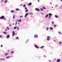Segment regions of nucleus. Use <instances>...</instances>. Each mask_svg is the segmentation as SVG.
I'll return each instance as SVG.
<instances>
[{
  "instance_id": "1",
  "label": "nucleus",
  "mask_w": 62,
  "mask_h": 62,
  "mask_svg": "<svg viewBox=\"0 0 62 62\" xmlns=\"http://www.w3.org/2000/svg\"><path fill=\"white\" fill-rule=\"evenodd\" d=\"M47 40H50V37H49V36H48L47 37Z\"/></svg>"
},
{
  "instance_id": "2",
  "label": "nucleus",
  "mask_w": 62,
  "mask_h": 62,
  "mask_svg": "<svg viewBox=\"0 0 62 62\" xmlns=\"http://www.w3.org/2000/svg\"><path fill=\"white\" fill-rule=\"evenodd\" d=\"M5 18V17L4 16H1L0 18V19H4Z\"/></svg>"
},
{
  "instance_id": "3",
  "label": "nucleus",
  "mask_w": 62,
  "mask_h": 62,
  "mask_svg": "<svg viewBox=\"0 0 62 62\" xmlns=\"http://www.w3.org/2000/svg\"><path fill=\"white\" fill-rule=\"evenodd\" d=\"M35 47L37 48H39V47L38 46H37L36 45H35Z\"/></svg>"
},
{
  "instance_id": "4",
  "label": "nucleus",
  "mask_w": 62,
  "mask_h": 62,
  "mask_svg": "<svg viewBox=\"0 0 62 62\" xmlns=\"http://www.w3.org/2000/svg\"><path fill=\"white\" fill-rule=\"evenodd\" d=\"M60 59H58L57 60V62H60Z\"/></svg>"
},
{
  "instance_id": "5",
  "label": "nucleus",
  "mask_w": 62,
  "mask_h": 62,
  "mask_svg": "<svg viewBox=\"0 0 62 62\" xmlns=\"http://www.w3.org/2000/svg\"><path fill=\"white\" fill-rule=\"evenodd\" d=\"M35 10H36V11H39V9L37 8H36L35 9Z\"/></svg>"
},
{
  "instance_id": "6",
  "label": "nucleus",
  "mask_w": 62,
  "mask_h": 62,
  "mask_svg": "<svg viewBox=\"0 0 62 62\" xmlns=\"http://www.w3.org/2000/svg\"><path fill=\"white\" fill-rule=\"evenodd\" d=\"M15 32H14V31H13V34H12V36H14V34H15Z\"/></svg>"
},
{
  "instance_id": "7",
  "label": "nucleus",
  "mask_w": 62,
  "mask_h": 62,
  "mask_svg": "<svg viewBox=\"0 0 62 62\" xmlns=\"http://www.w3.org/2000/svg\"><path fill=\"white\" fill-rule=\"evenodd\" d=\"M9 37H10V36H9V35H7L6 36V38L7 39H8V38H9Z\"/></svg>"
},
{
  "instance_id": "8",
  "label": "nucleus",
  "mask_w": 62,
  "mask_h": 62,
  "mask_svg": "<svg viewBox=\"0 0 62 62\" xmlns=\"http://www.w3.org/2000/svg\"><path fill=\"white\" fill-rule=\"evenodd\" d=\"M28 15V13H26V14H25V17H26V16H27V15Z\"/></svg>"
},
{
  "instance_id": "9",
  "label": "nucleus",
  "mask_w": 62,
  "mask_h": 62,
  "mask_svg": "<svg viewBox=\"0 0 62 62\" xmlns=\"http://www.w3.org/2000/svg\"><path fill=\"white\" fill-rule=\"evenodd\" d=\"M34 37H35V38H38V36L37 35H35L34 36Z\"/></svg>"
},
{
  "instance_id": "10",
  "label": "nucleus",
  "mask_w": 62,
  "mask_h": 62,
  "mask_svg": "<svg viewBox=\"0 0 62 62\" xmlns=\"http://www.w3.org/2000/svg\"><path fill=\"white\" fill-rule=\"evenodd\" d=\"M48 15H49V14H47V15H46L45 16V18H47L48 17Z\"/></svg>"
},
{
  "instance_id": "11",
  "label": "nucleus",
  "mask_w": 62,
  "mask_h": 62,
  "mask_svg": "<svg viewBox=\"0 0 62 62\" xmlns=\"http://www.w3.org/2000/svg\"><path fill=\"white\" fill-rule=\"evenodd\" d=\"M44 47V46H42L40 47L41 49H43Z\"/></svg>"
},
{
  "instance_id": "12",
  "label": "nucleus",
  "mask_w": 62,
  "mask_h": 62,
  "mask_svg": "<svg viewBox=\"0 0 62 62\" xmlns=\"http://www.w3.org/2000/svg\"><path fill=\"white\" fill-rule=\"evenodd\" d=\"M32 5V3H31V2H30L28 4V5L29 6H31Z\"/></svg>"
},
{
  "instance_id": "13",
  "label": "nucleus",
  "mask_w": 62,
  "mask_h": 62,
  "mask_svg": "<svg viewBox=\"0 0 62 62\" xmlns=\"http://www.w3.org/2000/svg\"><path fill=\"white\" fill-rule=\"evenodd\" d=\"M0 60H5V59H4L3 58H1L0 59Z\"/></svg>"
},
{
  "instance_id": "14",
  "label": "nucleus",
  "mask_w": 62,
  "mask_h": 62,
  "mask_svg": "<svg viewBox=\"0 0 62 62\" xmlns=\"http://www.w3.org/2000/svg\"><path fill=\"white\" fill-rule=\"evenodd\" d=\"M7 1H7V0H5L4 1V2H5V3H7Z\"/></svg>"
},
{
  "instance_id": "15",
  "label": "nucleus",
  "mask_w": 62,
  "mask_h": 62,
  "mask_svg": "<svg viewBox=\"0 0 62 62\" xmlns=\"http://www.w3.org/2000/svg\"><path fill=\"white\" fill-rule=\"evenodd\" d=\"M49 16H52V14L50 13L49 14Z\"/></svg>"
},
{
  "instance_id": "16",
  "label": "nucleus",
  "mask_w": 62,
  "mask_h": 62,
  "mask_svg": "<svg viewBox=\"0 0 62 62\" xmlns=\"http://www.w3.org/2000/svg\"><path fill=\"white\" fill-rule=\"evenodd\" d=\"M49 29H51V30H53V28L51 27Z\"/></svg>"
},
{
  "instance_id": "17",
  "label": "nucleus",
  "mask_w": 62,
  "mask_h": 62,
  "mask_svg": "<svg viewBox=\"0 0 62 62\" xmlns=\"http://www.w3.org/2000/svg\"><path fill=\"white\" fill-rule=\"evenodd\" d=\"M6 58H7V59L9 58H10V56H8V57H6Z\"/></svg>"
},
{
  "instance_id": "18",
  "label": "nucleus",
  "mask_w": 62,
  "mask_h": 62,
  "mask_svg": "<svg viewBox=\"0 0 62 62\" xmlns=\"http://www.w3.org/2000/svg\"><path fill=\"white\" fill-rule=\"evenodd\" d=\"M11 12L13 13V12H14V11L13 10H12L11 11Z\"/></svg>"
},
{
  "instance_id": "19",
  "label": "nucleus",
  "mask_w": 62,
  "mask_h": 62,
  "mask_svg": "<svg viewBox=\"0 0 62 62\" xmlns=\"http://www.w3.org/2000/svg\"><path fill=\"white\" fill-rule=\"evenodd\" d=\"M55 17H56V18H58V16H57L56 15H55Z\"/></svg>"
},
{
  "instance_id": "20",
  "label": "nucleus",
  "mask_w": 62,
  "mask_h": 62,
  "mask_svg": "<svg viewBox=\"0 0 62 62\" xmlns=\"http://www.w3.org/2000/svg\"><path fill=\"white\" fill-rule=\"evenodd\" d=\"M22 21V20L21 19H20V20H18L19 22H21Z\"/></svg>"
},
{
  "instance_id": "21",
  "label": "nucleus",
  "mask_w": 62,
  "mask_h": 62,
  "mask_svg": "<svg viewBox=\"0 0 62 62\" xmlns=\"http://www.w3.org/2000/svg\"><path fill=\"white\" fill-rule=\"evenodd\" d=\"M16 10H20V9H18V8H16Z\"/></svg>"
},
{
  "instance_id": "22",
  "label": "nucleus",
  "mask_w": 62,
  "mask_h": 62,
  "mask_svg": "<svg viewBox=\"0 0 62 62\" xmlns=\"http://www.w3.org/2000/svg\"><path fill=\"white\" fill-rule=\"evenodd\" d=\"M58 33L60 34H62V33L60 32H59Z\"/></svg>"
},
{
  "instance_id": "23",
  "label": "nucleus",
  "mask_w": 62,
  "mask_h": 62,
  "mask_svg": "<svg viewBox=\"0 0 62 62\" xmlns=\"http://www.w3.org/2000/svg\"><path fill=\"white\" fill-rule=\"evenodd\" d=\"M40 10H41V11H43V9H42V8H41L40 9Z\"/></svg>"
},
{
  "instance_id": "24",
  "label": "nucleus",
  "mask_w": 62,
  "mask_h": 62,
  "mask_svg": "<svg viewBox=\"0 0 62 62\" xmlns=\"http://www.w3.org/2000/svg\"><path fill=\"white\" fill-rule=\"evenodd\" d=\"M17 28V27H15L14 28V29H16V28Z\"/></svg>"
},
{
  "instance_id": "25",
  "label": "nucleus",
  "mask_w": 62,
  "mask_h": 62,
  "mask_svg": "<svg viewBox=\"0 0 62 62\" xmlns=\"http://www.w3.org/2000/svg\"><path fill=\"white\" fill-rule=\"evenodd\" d=\"M43 9H46V8H45L44 7H43Z\"/></svg>"
},
{
  "instance_id": "26",
  "label": "nucleus",
  "mask_w": 62,
  "mask_h": 62,
  "mask_svg": "<svg viewBox=\"0 0 62 62\" xmlns=\"http://www.w3.org/2000/svg\"><path fill=\"white\" fill-rule=\"evenodd\" d=\"M46 30H49V28L47 27L46 29Z\"/></svg>"
},
{
  "instance_id": "27",
  "label": "nucleus",
  "mask_w": 62,
  "mask_h": 62,
  "mask_svg": "<svg viewBox=\"0 0 62 62\" xmlns=\"http://www.w3.org/2000/svg\"><path fill=\"white\" fill-rule=\"evenodd\" d=\"M13 53H14V51H12L11 52V54H13Z\"/></svg>"
},
{
  "instance_id": "28",
  "label": "nucleus",
  "mask_w": 62,
  "mask_h": 62,
  "mask_svg": "<svg viewBox=\"0 0 62 62\" xmlns=\"http://www.w3.org/2000/svg\"><path fill=\"white\" fill-rule=\"evenodd\" d=\"M3 33L4 34H7V33H6V32H3Z\"/></svg>"
},
{
  "instance_id": "29",
  "label": "nucleus",
  "mask_w": 62,
  "mask_h": 62,
  "mask_svg": "<svg viewBox=\"0 0 62 62\" xmlns=\"http://www.w3.org/2000/svg\"><path fill=\"white\" fill-rule=\"evenodd\" d=\"M28 9L26 10V11H26V12H27V11H28Z\"/></svg>"
},
{
  "instance_id": "30",
  "label": "nucleus",
  "mask_w": 62,
  "mask_h": 62,
  "mask_svg": "<svg viewBox=\"0 0 62 62\" xmlns=\"http://www.w3.org/2000/svg\"><path fill=\"white\" fill-rule=\"evenodd\" d=\"M52 24H54V22L53 21L52 22Z\"/></svg>"
},
{
  "instance_id": "31",
  "label": "nucleus",
  "mask_w": 62,
  "mask_h": 62,
  "mask_svg": "<svg viewBox=\"0 0 62 62\" xmlns=\"http://www.w3.org/2000/svg\"><path fill=\"white\" fill-rule=\"evenodd\" d=\"M58 5H56V7H58Z\"/></svg>"
},
{
  "instance_id": "32",
  "label": "nucleus",
  "mask_w": 62,
  "mask_h": 62,
  "mask_svg": "<svg viewBox=\"0 0 62 62\" xmlns=\"http://www.w3.org/2000/svg\"><path fill=\"white\" fill-rule=\"evenodd\" d=\"M51 16H49V19H50L51 18Z\"/></svg>"
},
{
  "instance_id": "33",
  "label": "nucleus",
  "mask_w": 62,
  "mask_h": 62,
  "mask_svg": "<svg viewBox=\"0 0 62 62\" xmlns=\"http://www.w3.org/2000/svg\"><path fill=\"white\" fill-rule=\"evenodd\" d=\"M8 54V53H6L5 54V55H7Z\"/></svg>"
},
{
  "instance_id": "34",
  "label": "nucleus",
  "mask_w": 62,
  "mask_h": 62,
  "mask_svg": "<svg viewBox=\"0 0 62 62\" xmlns=\"http://www.w3.org/2000/svg\"><path fill=\"white\" fill-rule=\"evenodd\" d=\"M21 17H23V16H20V18H21Z\"/></svg>"
},
{
  "instance_id": "35",
  "label": "nucleus",
  "mask_w": 62,
  "mask_h": 62,
  "mask_svg": "<svg viewBox=\"0 0 62 62\" xmlns=\"http://www.w3.org/2000/svg\"><path fill=\"white\" fill-rule=\"evenodd\" d=\"M23 7H25V5H24L23 6Z\"/></svg>"
},
{
  "instance_id": "36",
  "label": "nucleus",
  "mask_w": 62,
  "mask_h": 62,
  "mask_svg": "<svg viewBox=\"0 0 62 62\" xmlns=\"http://www.w3.org/2000/svg\"><path fill=\"white\" fill-rule=\"evenodd\" d=\"M7 28L8 29V30H9V28H8V27H7Z\"/></svg>"
},
{
  "instance_id": "37",
  "label": "nucleus",
  "mask_w": 62,
  "mask_h": 62,
  "mask_svg": "<svg viewBox=\"0 0 62 62\" xmlns=\"http://www.w3.org/2000/svg\"><path fill=\"white\" fill-rule=\"evenodd\" d=\"M25 9H27V8L25 7Z\"/></svg>"
},
{
  "instance_id": "38",
  "label": "nucleus",
  "mask_w": 62,
  "mask_h": 62,
  "mask_svg": "<svg viewBox=\"0 0 62 62\" xmlns=\"http://www.w3.org/2000/svg\"><path fill=\"white\" fill-rule=\"evenodd\" d=\"M15 18V16H14L13 17V18L14 19Z\"/></svg>"
},
{
  "instance_id": "39",
  "label": "nucleus",
  "mask_w": 62,
  "mask_h": 62,
  "mask_svg": "<svg viewBox=\"0 0 62 62\" xmlns=\"http://www.w3.org/2000/svg\"><path fill=\"white\" fill-rule=\"evenodd\" d=\"M17 22H16V24H15L16 25L17 24Z\"/></svg>"
},
{
  "instance_id": "40",
  "label": "nucleus",
  "mask_w": 62,
  "mask_h": 62,
  "mask_svg": "<svg viewBox=\"0 0 62 62\" xmlns=\"http://www.w3.org/2000/svg\"><path fill=\"white\" fill-rule=\"evenodd\" d=\"M33 14V13H30L29 14L31 15V14Z\"/></svg>"
},
{
  "instance_id": "41",
  "label": "nucleus",
  "mask_w": 62,
  "mask_h": 62,
  "mask_svg": "<svg viewBox=\"0 0 62 62\" xmlns=\"http://www.w3.org/2000/svg\"><path fill=\"white\" fill-rule=\"evenodd\" d=\"M62 43V42H59V43L60 44H61Z\"/></svg>"
},
{
  "instance_id": "42",
  "label": "nucleus",
  "mask_w": 62,
  "mask_h": 62,
  "mask_svg": "<svg viewBox=\"0 0 62 62\" xmlns=\"http://www.w3.org/2000/svg\"><path fill=\"white\" fill-rule=\"evenodd\" d=\"M3 19H4V20H6V18H3Z\"/></svg>"
},
{
  "instance_id": "43",
  "label": "nucleus",
  "mask_w": 62,
  "mask_h": 62,
  "mask_svg": "<svg viewBox=\"0 0 62 62\" xmlns=\"http://www.w3.org/2000/svg\"><path fill=\"white\" fill-rule=\"evenodd\" d=\"M0 38H2V36H1V35H0Z\"/></svg>"
},
{
  "instance_id": "44",
  "label": "nucleus",
  "mask_w": 62,
  "mask_h": 62,
  "mask_svg": "<svg viewBox=\"0 0 62 62\" xmlns=\"http://www.w3.org/2000/svg\"><path fill=\"white\" fill-rule=\"evenodd\" d=\"M1 2H3L4 1L3 0H1Z\"/></svg>"
},
{
  "instance_id": "45",
  "label": "nucleus",
  "mask_w": 62,
  "mask_h": 62,
  "mask_svg": "<svg viewBox=\"0 0 62 62\" xmlns=\"http://www.w3.org/2000/svg\"><path fill=\"white\" fill-rule=\"evenodd\" d=\"M54 27H56V25H54Z\"/></svg>"
},
{
  "instance_id": "46",
  "label": "nucleus",
  "mask_w": 62,
  "mask_h": 62,
  "mask_svg": "<svg viewBox=\"0 0 62 62\" xmlns=\"http://www.w3.org/2000/svg\"><path fill=\"white\" fill-rule=\"evenodd\" d=\"M19 28H18L16 30H19Z\"/></svg>"
},
{
  "instance_id": "47",
  "label": "nucleus",
  "mask_w": 62,
  "mask_h": 62,
  "mask_svg": "<svg viewBox=\"0 0 62 62\" xmlns=\"http://www.w3.org/2000/svg\"><path fill=\"white\" fill-rule=\"evenodd\" d=\"M18 39V37H16V39Z\"/></svg>"
},
{
  "instance_id": "48",
  "label": "nucleus",
  "mask_w": 62,
  "mask_h": 62,
  "mask_svg": "<svg viewBox=\"0 0 62 62\" xmlns=\"http://www.w3.org/2000/svg\"><path fill=\"white\" fill-rule=\"evenodd\" d=\"M54 42H55V40H54Z\"/></svg>"
},
{
  "instance_id": "49",
  "label": "nucleus",
  "mask_w": 62,
  "mask_h": 62,
  "mask_svg": "<svg viewBox=\"0 0 62 62\" xmlns=\"http://www.w3.org/2000/svg\"><path fill=\"white\" fill-rule=\"evenodd\" d=\"M39 0H38V2H39Z\"/></svg>"
},
{
  "instance_id": "50",
  "label": "nucleus",
  "mask_w": 62,
  "mask_h": 62,
  "mask_svg": "<svg viewBox=\"0 0 62 62\" xmlns=\"http://www.w3.org/2000/svg\"><path fill=\"white\" fill-rule=\"evenodd\" d=\"M11 25H9V26H11Z\"/></svg>"
},
{
  "instance_id": "51",
  "label": "nucleus",
  "mask_w": 62,
  "mask_h": 62,
  "mask_svg": "<svg viewBox=\"0 0 62 62\" xmlns=\"http://www.w3.org/2000/svg\"><path fill=\"white\" fill-rule=\"evenodd\" d=\"M1 47H2V45H1Z\"/></svg>"
},
{
  "instance_id": "52",
  "label": "nucleus",
  "mask_w": 62,
  "mask_h": 62,
  "mask_svg": "<svg viewBox=\"0 0 62 62\" xmlns=\"http://www.w3.org/2000/svg\"><path fill=\"white\" fill-rule=\"evenodd\" d=\"M5 30H6V31H7V29H5Z\"/></svg>"
},
{
  "instance_id": "53",
  "label": "nucleus",
  "mask_w": 62,
  "mask_h": 62,
  "mask_svg": "<svg viewBox=\"0 0 62 62\" xmlns=\"http://www.w3.org/2000/svg\"><path fill=\"white\" fill-rule=\"evenodd\" d=\"M50 3L51 5H52V3Z\"/></svg>"
},
{
  "instance_id": "54",
  "label": "nucleus",
  "mask_w": 62,
  "mask_h": 62,
  "mask_svg": "<svg viewBox=\"0 0 62 62\" xmlns=\"http://www.w3.org/2000/svg\"><path fill=\"white\" fill-rule=\"evenodd\" d=\"M44 57H45V55H44Z\"/></svg>"
},
{
  "instance_id": "55",
  "label": "nucleus",
  "mask_w": 62,
  "mask_h": 62,
  "mask_svg": "<svg viewBox=\"0 0 62 62\" xmlns=\"http://www.w3.org/2000/svg\"><path fill=\"white\" fill-rule=\"evenodd\" d=\"M49 61H50V62H51V60H49Z\"/></svg>"
},
{
  "instance_id": "56",
  "label": "nucleus",
  "mask_w": 62,
  "mask_h": 62,
  "mask_svg": "<svg viewBox=\"0 0 62 62\" xmlns=\"http://www.w3.org/2000/svg\"><path fill=\"white\" fill-rule=\"evenodd\" d=\"M60 1H62V0H60Z\"/></svg>"
},
{
  "instance_id": "57",
  "label": "nucleus",
  "mask_w": 62,
  "mask_h": 62,
  "mask_svg": "<svg viewBox=\"0 0 62 62\" xmlns=\"http://www.w3.org/2000/svg\"><path fill=\"white\" fill-rule=\"evenodd\" d=\"M61 7H62V5H61Z\"/></svg>"
},
{
  "instance_id": "58",
  "label": "nucleus",
  "mask_w": 62,
  "mask_h": 62,
  "mask_svg": "<svg viewBox=\"0 0 62 62\" xmlns=\"http://www.w3.org/2000/svg\"><path fill=\"white\" fill-rule=\"evenodd\" d=\"M13 25L14 24V23H13Z\"/></svg>"
},
{
  "instance_id": "59",
  "label": "nucleus",
  "mask_w": 62,
  "mask_h": 62,
  "mask_svg": "<svg viewBox=\"0 0 62 62\" xmlns=\"http://www.w3.org/2000/svg\"><path fill=\"white\" fill-rule=\"evenodd\" d=\"M52 8H53V7H52Z\"/></svg>"
}]
</instances>
